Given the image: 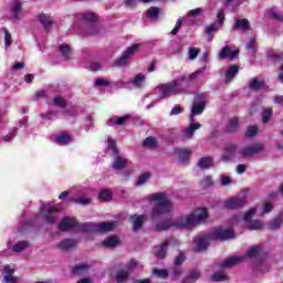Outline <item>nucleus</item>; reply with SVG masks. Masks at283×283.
<instances>
[{"label": "nucleus", "mask_w": 283, "mask_h": 283, "mask_svg": "<svg viewBox=\"0 0 283 283\" xmlns=\"http://www.w3.org/2000/svg\"><path fill=\"white\" fill-rule=\"evenodd\" d=\"M12 43V35L10 34V31L8 29L4 30V45L6 48H10Z\"/></svg>", "instance_id": "55"}, {"label": "nucleus", "mask_w": 283, "mask_h": 283, "mask_svg": "<svg viewBox=\"0 0 283 283\" xmlns=\"http://www.w3.org/2000/svg\"><path fill=\"white\" fill-rule=\"evenodd\" d=\"M182 112V107L180 105H176L170 111V116H178Z\"/></svg>", "instance_id": "63"}, {"label": "nucleus", "mask_w": 283, "mask_h": 283, "mask_svg": "<svg viewBox=\"0 0 283 283\" xmlns=\"http://www.w3.org/2000/svg\"><path fill=\"white\" fill-rule=\"evenodd\" d=\"M88 270L90 265L85 263H80L72 269V273L73 275H83L84 273H87Z\"/></svg>", "instance_id": "31"}, {"label": "nucleus", "mask_w": 283, "mask_h": 283, "mask_svg": "<svg viewBox=\"0 0 283 283\" xmlns=\"http://www.w3.org/2000/svg\"><path fill=\"white\" fill-rule=\"evenodd\" d=\"M250 90H253L254 92H258L260 90H264V81L254 77L250 81Z\"/></svg>", "instance_id": "30"}, {"label": "nucleus", "mask_w": 283, "mask_h": 283, "mask_svg": "<svg viewBox=\"0 0 283 283\" xmlns=\"http://www.w3.org/2000/svg\"><path fill=\"white\" fill-rule=\"evenodd\" d=\"M220 182L222 187H229V184L231 182V177L221 175Z\"/></svg>", "instance_id": "61"}, {"label": "nucleus", "mask_w": 283, "mask_h": 283, "mask_svg": "<svg viewBox=\"0 0 283 283\" xmlns=\"http://www.w3.org/2000/svg\"><path fill=\"white\" fill-rule=\"evenodd\" d=\"M270 17L272 19H275L276 21H283V14H280L277 11L275 10H271L270 11Z\"/></svg>", "instance_id": "62"}, {"label": "nucleus", "mask_w": 283, "mask_h": 283, "mask_svg": "<svg viewBox=\"0 0 283 283\" xmlns=\"http://www.w3.org/2000/svg\"><path fill=\"white\" fill-rule=\"evenodd\" d=\"M53 105H56L57 107H65V99L61 96H56L53 99Z\"/></svg>", "instance_id": "58"}, {"label": "nucleus", "mask_w": 283, "mask_h": 283, "mask_svg": "<svg viewBox=\"0 0 283 283\" xmlns=\"http://www.w3.org/2000/svg\"><path fill=\"white\" fill-rule=\"evenodd\" d=\"M85 231H94L95 233H108L116 229V222H103L97 224L84 226Z\"/></svg>", "instance_id": "12"}, {"label": "nucleus", "mask_w": 283, "mask_h": 283, "mask_svg": "<svg viewBox=\"0 0 283 283\" xmlns=\"http://www.w3.org/2000/svg\"><path fill=\"white\" fill-rule=\"evenodd\" d=\"M138 50H140V43L133 44L132 46L127 48L122 56L116 61L117 65H125V63H127V60L130 56H134L135 53L138 52Z\"/></svg>", "instance_id": "16"}, {"label": "nucleus", "mask_w": 283, "mask_h": 283, "mask_svg": "<svg viewBox=\"0 0 283 283\" xmlns=\"http://www.w3.org/2000/svg\"><path fill=\"white\" fill-rule=\"evenodd\" d=\"M262 249L260 245H254L250 250H248L245 255L242 256H230L226 260H223L220 263L221 269H229L231 266H235V264H242L247 260V258H258L260 255V251Z\"/></svg>", "instance_id": "6"}, {"label": "nucleus", "mask_w": 283, "mask_h": 283, "mask_svg": "<svg viewBox=\"0 0 283 283\" xmlns=\"http://www.w3.org/2000/svg\"><path fill=\"white\" fill-rule=\"evenodd\" d=\"M203 12H205V10L202 8H197V9L188 11V15L189 17H200V14H202Z\"/></svg>", "instance_id": "59"}, {"label": "nucleus", "mask_w": 283, "mask_h": 283, "mask_svg": "<svg viewBox=\"0 0 283 283\" xmlns=\"http://www.w3.org/2000/svg\"><path fill=\"white\" fill-rule=\"evenodd\" d=\"M153 275H157V277H161L163 280H166V277L169 276V272H167V270L154 269Z\"/></svg>", "instance_id": "48"}, {"label": "nucleus", "mask_w": 283, "mask_h": 283, "mask_svg": "<svg viewBox=\"0 0 283 283\" xmlns=\"http://www.w3.org/2000/svg\"><path fill=\"white\" fill-rule=\"evenodd\" d=\"M239 125L240 122L237 117L230 118L226 127L228 134H233V132H238Z\"/></svg>", "instance_id": "29"}, {"label": "nucleus", "mask_w": 283, "mask_h": 283, "mask_svg": "<svg viewBox=\"0 0 283 283\" xmlns=\"http://www.w3.org/2000/svg\"><path fill=\"white\" fill-rule=\"evenodd\" d=\"M145 75L144 74H137L135 76V78L133 80V85H135V87H143V84L145 83Z\"/></svg>", "instance_id": "43"}, {"label": "nucleus", "mask_w": 283, "mask_h": 283, "mask_svg": "<svg viewBox=\"0 0 283 283\" xmlns=\"http://www.w3.org/2000/svg\"><path fill=\"white\" fill-rule=\"evenodd\" d=\"M22 14V8H21V2H14L11 4V17L13 19H21Z\"/></svg>", "instance_id": "33"}, {"label": "nucleus", "mask_w": 283, "mask_h": 283, "mask_svg": "<svg viewBox=\"0 0 283 283\" xmlns=\"http://www.w3.org/2000/svg\"><path fill=\"white\" fill-rule=\"evenodd\" d=\"M200 127H202V124L196 122V118L190 117V125L188 128L182 130L181 140H189L190 138H193V134H196L197 129H200Z\"/></svg>", "instance_id": "13"}, {"label": "nucleus", "mask_w": 283, "mask_h": 283, "mask_svg": "<svg viewBox=\"0 0 283 283\" xmlns=\"http://www.w3.org/2000/svg\"><path fill=\"white\" fill-rule=\"evenodd\" d=\"M130 221L133 222V231H138V229H140V227H143V223L145 222V214H135L130 218Z\"/></svg>", "instance_id": "26"}, {"label": "nucleus", "mask_w": 283, "mask_h": 283, "mask_svg": "<svg viewBox=\"0 0 283 283\" xmlns=\"http://www.w3.org/2000/svg\"><path fill=\"white\" fill-rule=\"evenodd\" d=\"M212 166H213V158L211 157H202L198 161V167H200V169H209V167H212Z\"/></svg>", "instance_id": "35"}, {"label": "nucleus", "mask_w": 283, "mask_h": 283, "mask_svg": "<svg viewBox=\"0 0 283 283\" xmlns=\"http://www.w3.org/2000/svg\"><path fill=\"white\" fill-rule=\"evenodd\" d=\"M147 200L149 202H156L150 213L151 220H156L160 218V216H167V213H171V211H174V203L165 192L149 195Z\"/></svg>", "instance_id": "3"}, {"label": "nucleus", "mask_w": 283, "mask_h": 283, "mask_svg": "<svg viewBox=\"0 0 283 283\" xmlns=\"http://www.w3.org/2000/svg\"><path fill=\"white\" fill-rule=\"evenodd\" d=\"M201 187L202 189H208V187H213V179L211 178V176H207L206 178L202 179Z\"/></svg>", "instance_id": "49"}, {"label": "nucleus", "mask_w": 283, "mask_h": 283, "mask_svg": "<svg viewBox=\"0 0 283 283\" xmlns=\"http://www.w3.org/2000/svg\"><path fill=\"white\" fill-rule=\"evenodd\" d=\"M256 212H258V208H251L243 216V220L247 223V228L250 229V231H260V229L264 227V224L260 220L251 221V218H253V216H255Z\"/></svg>", "instance_id": "10"}, {"label": "nucleus", "mask_w": 283, "mask_h": 283, "mask_svg": "<svg viewBox=\"0 0 283 283\" xmlns=\"http://www.w3.org/2000/svg\"><path fill=\"white\" fill-rule=\"evenodd\" d=\"M213 282H224L227 280V276L222 272H216L212 275Z\"/></svg>", "instance_id": "54"}, {"label": "nucleus", "mask_w": 283, "mask_h": 283, "mask_svg": "<svg viewBox=\"0 0 283 283\" xmlns=\"http://www.w3.org/2000/svg\"><path fill=\"white\" fill-rule=\"evenodd\" d=\"M29 247H30V242L19 241L12 247V251H14V253H21V251H25V249H29Z\"/></svg>", "instance_id": "38"}, {"label": "nucleus", "mask_w": 283, "mask_h": 283, "mask_svg": "<svg viewBox=\"0 0 283 283\" xmlns=\"http://www.w3.org/2000/svg\"><path fill=\"white\" fill-rule=\"evenodd\" d=\"M207 108V98L205 95H197L193 99L192 106H191V115L190 118H196V116H200L202 112Z\"/></svg>", "instance_id": "11"}, {"label": "nucleus", "mask_w": 283, "mask_h": 283, "mask_svg": "<svg viewBox=\"0 0 283 283\" xmlns=\"http://www.w3.org/2000/svg\"><path fill=\"white\" fill-rule=\"evenodd\" d=\"M199 277H200V271H198V270H192L189 273V279L190 280H199Z\"/></svg>", "instance_id": "64"}, {"label": "nucleus", "mask_w": 283, "mask_h": 283, "mask_svg": "<svg viewBox=\"0 0 283 283\" xmlns=\"http://www.w3.org/2000/svg\"><path fill=\"white\" fill-rule=\"evenodd\" d=\"M238 72H240L238 65L230 66L226 72V83H231L238 76Z\"/></svg>", "instance_id": "24"}, {"label": "nucleus", "mask_w": 283, "mask_h": 283, "mask_svg": "<svg viewBox=\"0 0 283 283\" xmlns=\"http://www.w3.org/2000/svg\"><path fill=\"white\" fill-rule=\"evenodd\" d=\"M77 224L78 222H76L74 218L66 217L61 220L59 229L60 231H70V229H74Z\"/></svg>", "instance_id": "21"}, {"label": "nucleus", "mask_w": 283, "mask_h": 283, "mask_svg": "<svg viewBox=\"0 0 283 283\" xmlns=\"http://www.w3.org/2000/svg\"><path fill=\"white\" fill-rule=\"evenodd\" d=\"M137 1H140V3H151V1H155V0H126L125 3L128 8H136Z\"/></svg>", "instance_id": "52"}, {"label": "nucleus", "mask_w": 283, "mask_h": 283, "mask_svg": "<svg viewBox=\"0 0 283 283\" xmlns=\"http://www.w3.org/2000/svg\"><path fill=\"white\" fill-rule=\"evenodd\" d=\"M107 143H108L107 149H109L113 153V156H115V159L113 161V169H115L116 171H120V169H125V167H127V159L118 155V148H116V142H114L112 137H108Z\"/></svg>", "instance_id": "7"}, {"label": "nucleus", "mask_w": 283, "mask_h": 283, "mask_svg": "<svg viewBox=\"0 0 283 283\" xmlns=\"http://www.w3.org/2000/svg\"><path fill=\"white\" fill-rule=\"evenodd\" d=\"M149 178H151V175L149 172H145V174L140 175L136 181V186L143 187V185H145L147 182V180H149Z\"/></svg>", "instance_id": "42"}, {"label": "nucleus", "mask_w": 283, "mask_h": 283, "mask_svg": "<svg viewBox=\"0 0 283 283\" xmlns=\"http://www.w3.org/2000/svg\"><path fill=\"white\" fill-rule=\"evenodd\" d=\"M112 191L111 190H102L98 195L99 200H102L103 202H108V200H112Z\"/></svg>", "instance_id": "41"}, {"label": "nucleus", "mask_w": 283, "mask_h": 283, "mask_svg": "<svg viewBox=\"0 0 283 283\" xmlns=\"http://www.w3.org/2000/svg\"><path fill=\"white\" fill-rule=\"evenodd\" d=\"M144 147L154 148L156 147V137H148L143 143Z\"/></svg>", "instance_id": "50"}, {"label": "nucleus", "mask_w": 283, "mask_h": 283, "mask_svg": "<svg viewBox=\"0 0 283 283\" xmlns=\"http://www.w3.org/2000/svg\"><path fill=\"white\" fill-rule=\"evenodd\" d=\"M177 158L182 165L189 163V158H191V150L188 148H181L176 150Z\"/></svg>", "instance_id": "22"}, {"label": "nucleus", "mask_w": 283, "mask_h": 283, "mask_svg": "<svg viewBox=\"0 0 283 283\" xmlns=\"http://www.w3.org/2000/svg\"><path fill=\"white\" fill-rule=\"evenodd\" d=\"M247 205V197H234L232 199H228L223 203V209H240Z\"/></svg>", "instance_id": "14"}, {"label": "nucleus", "mask_w": 283, "mask_h": 283, "mask_svg": "<svg viewBox=\"0 0 283 283\" xmlns=\"http://www.w3.org/2000/svg\"><path fill=\"white\" fill-rule=\"evenodd\" d=\"M76 247V241L72 239H64L59 243V249L62 251H70V249H74Z\"/></svg>", "instance_id": "27"}, {"label": "nucleus", "mask_w": 283, "mask_h": 283, "mask_svg": "<svg viewBox=\"0 0 283 283\" xmlns=\"http://www.w3.org/2000/svg\"><path fill=\"white\" fill-rule=\"evenodd\" d=\"M249 30H251V23H249L248 19L235 20L234 24L232 25L233 32H249Z\"/></svg>", "instance_id": "18"}, {"label": "nucleus", "mask_w": 283, "mask_h": 283, "mask_svg": "<svg viewBox=\"0 0 283 283\" xmlns=\"http://www.w3.org/2000/svg\"><path fill=\"white\" fill-rule=\"evenodd\" d=\"M238 54H240V51L231 50V48L224 46L219 53V59H228L229 61H233L234 59H238Z\"/></svg>", "instance_id": "19"}, {"label": "nucleus", "mask_w": 283, "mask_h": 283, "mask_svg": "<svg viewBox=\"0 0 283 283\" xmlns=\"http://www.w3.org/2000/svg\"><path fill=\"white\" fill-rule=\"evenodd\" d=\"M258 126H249L247 132H245V137L247 138H253V136L258 135Z\"/></svg>", "instance_id": "47"}, {"label": "nucleus", "mask_w": 283, "mask_h": 283, "mask_svg": "<svg viewBox=\"0 0 283 283\" xmlns=\"http://www.w3.org/2000/svg\"><path fill=\"white\" fill-rule=\"evenodd\" d=\"M40 211L48 224H54L56 222V213H59V207L44 203L41 206Z\"/></svg>", "instance_id": "8"}, {"label": "nucleus", "mask_w": 283, "mask_h": 283, "mask_svg": "<svg viewBox=\"0 0 283 283\" xmlns=\"http://www.w3.org/2000/svg\"><path fill=\"white\" fill-rule=\"evenodd\" d=\"M71 202H75V205H90V202H92V200L87 197H78V198H72Z\"/></svg>", "instance_id": "45"}, {"label": "nucleus", "mask_w": 283, "mask_h": 283, "mask_svg": "<svg viewBox=\"0 0 283 283\" xmlns=\"http://www.w3.org/2000/svg\"><path fill=\"white\" fill-rule=\"evenodd\" d=\"M159 14H160V9L158 7H150L146 12V17L150 19V21H156Z\"/></svg>", "instance_id": "36"}, {"label": "nucleus", "mask_w": 283, "mask_h": 283, "mask_svg": "<svg viewBox=\"0 0 283 283\" xmlns=\"http://www.w3.org/2000/svg\"><path fill=\"white\" fill-rule=\"evenodd\" d=\"M262 151H264V144L254 143L241 149L238 154V158H251L258 154H262Z\"/></svg>", "instance_id": "9"}, {"label": "nucleus", "mask_w": 283, "mask_h": 283, "mask_svg": "<svg viewBox=\"0 0 283 283\" xmlns=\"http://www.w3.org/2000/svg\"><path fill=\"white\" fill-rule=\"evenodd\" d=\"M271 116H273V111L271 108H266L263 111V123H269L271 120Z\"/></svg>", "instance_id": "56"}, {"label": "nucleus", "mask_w": 283, "mask_h": 283, "mask_svg": "<svg viewBox=\"0 0 283 283\" xmlns=\"http://www.w3.org/2000/svg\"><path fill=\"white\" fill-rule=\"evenodd\" d=\"M14 136H17V128L12 129L8 135L2 137V140L4 143H10V140H12V138H14Z\"/></svg>", "instance_id": "57"}, {"label": "nucleus", "mask_w": 283, "mask_h": 283, "mask_svg": "<svg viewBox=\"0 0 283 283\" xmlns=\"http://www.w3.org/2000/svg\"><path fill=\"white\" fill-rule=\"evenodd\" d=\"M127 120H129V116L125 115L123 117H115L112 118L107 122V125H109L111 127L113 125H125V123H127Z\"/></svg>", "instance_id": "39"}, {"label": "nucleus", "mask_w": 283, "mask_h": 283, "mask_svg": "<svg viewBox=\"0 0 283 283\" xmlns=\"http://www.w3.org/2000/svg\"><path fill=\"white\" fill-rule=\"evenodd\" d=\"M224 24V11H219L217 14V21L205 28L206 34L210 35L213 32H218Z\"/></svg>", "instance_id": "15"}, {"label": "nucleus", "mask_w": 283, "mask_h": 283, "mask_svg": "<svg viewBox=\"0 0 283 283\" xmlns=\"http://www.w3.org/2000/svg\"><path fill=\"white\" fill-rule=\"evenodd\" d=\"M187 21L186 18H179L177 20V23L175 25V28L171 30L170 34H172V36H176V34H178V31L180 30V28H182V22Z\"/></svg>", "instance_id": "46"}, {"label": "nucleus", "mask_w": 283, "mask_h": 283, "mask_svg": "<svg viewBox=\"0 0 283 283\" xmlns=\"http://www.w3.org/2000/svg\"><path fill=\"white\" fill-rule=\"evenodd\" d=\"M129 277V271L120 270L116 274V281L118 283L127 282V279Z\"/></svg>", "instance_id": "40"}, {"label": "nucleus", "mask_w": 283, "mask_h": 283, "mask_svg": "<svg viewBox=\"0 0 283 283\" xmlns=\"http://www.w3.org/2000/svg\"><path fill=\"white\" fill-rule=\"evenodd\" d=\"M55 142L57 145H70L72 143V136L67 133H62L56 136Z\"/></svg>", "instance_id": "28"}, {"label": "nucleus", "mask_w": 283, "mask_h": 283, "mask_svg": "<svg viewBox=\"0 0 283 283\" xmlns=\"http://www.w3.org/2000/svg\"><path fill=\"white\" fill-rule=\"evenodd\" d=\"M256 271H260L261 273H264V271H266L269 269V266L266 265V262H258L255 265Z\"/></svg>", "instance_id": "60"}, {"label": "nucleus", "mask_w": 283, "mask_h": 283, "mask_svg": "<svg viewBox=\"0 0 283 283\" xmlns=\"http://www.w3.org/2000/svg\"><path fill=\"white\" fill-rule=\"evenodd\" d=\"M97 20L98 17L94 13H77L74 24L87 30L86 34L95 36V34H98V24H95Z\"/></svg>", "instance_id": "5"}, {"label": "nucleus", "mask_w": 283, "mask_h": 283, "mask_svg": "<svg viewBox=\"0 0 283 283\" xmlns=\"http://www.w3.org/2000/svg\"><path fill=\"white\" fill-rule=\"evenodd\" d=\"M119 242L118 237H108L103 241V245L106 247V249H114V247H118Z\"/></svg>", "instance_id": "32"}, {"label": "nucleus", "mask_w": 283, "mask_h": 283, "mask_svg": "<svg viewBox=\"0 0 283 283\" xmlns=\"http://www.w3.org/2000/svg\"><path fill=\"white\" fill-rule=\"evenodd\" d=\"M283 224V217L280 214L279 217L274 218L272 221L269 223V229L270 231H277L280 227Z\"/></svg>", "instance_id": "34"}, {"label": "nucleus", "mask_w": 283, "mask_h": 283, "mask_svg": "<svg viewBox=\"0 0 283 283\" xmlns=\"http://www.w3.org/2000/svg\"><path fill=\"white\" fill-rule=\"evenodd\" d=\"M270 59H272V61H274V63H282L281 72L279 74V81H281V83H283V52L274 53V54L270 55Z\"/></svg>", "instance_id": "25"}, {"label": "nucleus", "mask_w": 283, "mask_h": 283, "mask_svg": "<svg viewBox=\"0 0 283 283\" xmlns=\"http://www.w3.org/2000/svg\"><path fill=\"white\" fill-rule=\"evenodd\" d=\"M238 146L235 144H228L226 146V153L222 155L223 163H229V160H233V158H238Z\"/></svg>", "instance_id": "17"}, {"label": "nucleus", "mask_w": 283, "mask_h": 283, "mask_svg": "<svg viewBox=\"0 0 283 283\" xmlns=\"http://www.w3.org/2000/svg\"><path fill=\"white\" fill-rule=\"evenodd\" d=\"M39 21L44 27V30H49V28H52V23H54V20H52V18H50L45 14H40Z\"/></svg>", "instance_id": "37"}, {"label": "nucleus", "mask_w": 283, "mask_h": 283, "mask_svg": "<svg viewBox=\"0 0 283 283\" xmlns=\"http://www.w3.org/2000/svg\"><path fill=\"white\" fill-rule=\"evenodd\" d=\"M235 238L233 234V231L231 230H224L222 228L214 229L210 234L207 235H199L195 238V251H207V248L209 247V242L213 240H219L220 242H223V240H231Z\"/></svg>", "instance_id": "4"}, {"label": "nucleus", "mask_w": 283, "mask_h": 283, "mask_svg": "<svg viewBox=\"0 0 283 283\" xmlns=\"http://www.w3.org/2000/svg\"><path fill=\"white\" fill-rule=\"evenodd\" d=\"M185 260H187V256L185 255V252L179 251V254L175 259V264L177 266H180V264H182V262H185Z\"/></svg>", "instance_id": "53"}, {"label": "nucleus", "mask_w": 283, "mask_h": 283, "mask_svg": "<svg viewBox=\"0 0 283 283\" xmlns=\"http://www.w3.org/2000/svg\"><path fill=\"white\" fill-rule=\"evenodd\" d=\"M199 54L200 50H198V48H190L188 56L189 61H195V59H197Z\"/></svg>", "instance_id": "51"}, {"label": "nucleus", "mask_w": 283, "mask_h": 283, "mask_svg": "<svg viewBox=\"0 0 283 283\" xmlns=\"http://www.w3.org/2000/svg\"><path fill=\"white\" fill-rule=\"evenodd\" d=\"M206 67H201L191 74H182L179 77L157 85L156 92L159 98H169L182 94H189V82L196 81L200 74L205 73Z\"/></svg>", "instance_id": "1"}, {"label": "nucleus", "mask_w": 283, "mask_h": 283, "mask_svg": "<svg viewBox=\"0 0 283 283\" xmlns=\"http://www.w3.org/2000/svg\"><path fill=\"white\" fill-rule=\"evenodd\" d=\"M209 218L206 208H197L189 214L181 216L177 219L159 221L155 226V231H167L168 229H192L200 222H206Z\"/></svg>", "instance_id": "2"}, {"label": "nucleus", "mask_w": 283, "mask_h": 283, "mask_svg": "<svg viewBox=\"0 0 283 283\" xmlns=\"http://www.w3.org/2000/svg\"><path fill=\"white\" fill-rule=\"evenodd\" d=\"M167 247H169V241L167 240L161 245L155 247L154 254L156 255V258H158L159 260H163V258L167 255Z\"/></svg>", "instance_id": "23"}, {"label": "nucleus", "mask_w": 283, "mask_h": 283, "mask_svg": "<svg viewBox=\"0 0 283 283\" xmlns=\"http://www.w3.org/2000/svg\"><path fill=\"white\" fill-rule=\"evenodd\" d=\"M59 50H60L62 56H64V59H67V56H70V54H72V50L70 49V45H67V44L59 45Z\"/></svg>", "instance_id": "44"}, {"label": "nucleus", "mask_w": 283, "mask_h": 283, "mask_svg": "<svg viewBox=\"0 0 283 283\" xmlns=\"http://www.w3.org/2000/svg\"><path fill=\"white\" fill-rule=\"evenodd\" d=\"M3 273L4 283H19V279L14 276V269L10 268V265H4Z\"/></svg>", "instance_id": "20"}]
</instances>
